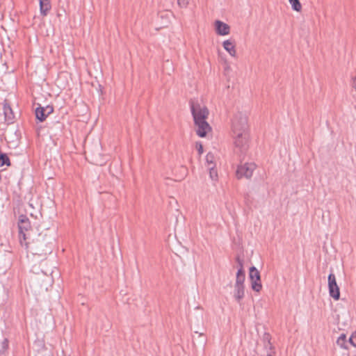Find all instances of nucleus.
Segmentation results:
<instances>
[{
	"mask_svg": "<svg viewBox=\"0 0 356 356\" xmlns=\"http://www.w3.org/2000/svg\"><path fill=\"white\" fill-rule=\"evenodd\" d=\"M215 30L219 35H227L229 34L230 27L228 24L220 21L216 20L215 22Z\"/></svg>",
	"mask_w": 356,
	"mask_h": 356,
	"instance_id": "obj_7",
	"label": "nucleus"
},
{
	"mask_svg": "<svg viewBox=\"0 0 356 356\" xmlns=\"http://www.w3.org/2000/svg\"><path fill=\"white\" fill-rule=\"evenodd\" d=\"M218 159L212 152H209L206 156V162L205 166L207 168L209 167H216Z\"/></svg>",
	"mask_w": 356,
	"mask_h": 356,
	"instance_id": "obj_11",
	"label": "nucleus"
},
{
	"mask_svg": "<svg viewBox=\"0 0 356 356\" xmlns=\"http://www.w3.org/2000/svg\"><path fill=\"white\" fill-rule=\"evenodd\" d=\"M328 289L330 296L334 300H337L340 297L339 287L336 281L335 275L330 273L328 275Z\"/></svg>",
	"mask_w": 356,
	"mask_h": 356,
	"instance_id": "obj_5",
	"label": "nucleus"
},
{
	"mask_svg": "<svg viewBox=\"0 0 356 356\" xmlns=\"http://www.w3.org/2000/svg\"><path fill=\"white\" fill-rule=\"evenodd\" d=\"M240 268L236 273V283L235 286H244L243 283L245 281V272L243 269L242 263L239 261Z\"/></svg>",
	"mask_w": 356,
	"mask_h": 356,
	"instance_id": "obj_9",
	"label": "nucleus"
},
{
	"mask_svg": "<svg viewBox=\"0 0 356 356\" xmlns=\"http://www.w3.org/2000/svg\"><path fill=\"white\" fill-rule=\"evenodd\" d=\"M190 0H177V3L181 8H186Z\"/></svg>",
	"mask_w": 356,
	"mask_h": 356,
	"instance_id": "obj_20",
	"label": "nucleus"
},
{
	"mask_svg": "<svg viewBox=\"0 0 356 356\" xmlns=\"http://www.w3.org/2000/svg\"><path fill=\"white\" fill-rule=\"evenodd\" d=\"M222 46L231 56H236V51L235 49V45L232 41H231L230 40H225L222 43Z\"/></svg>",
	"mask_w": 356,
	"mask_h": 356,
	"instance_id": "obj_8",
	"label": "nucleus"
},
{
	"mask_svg": "<svg viewBox=\"0 0 356 356\" xmlns=\"http://www.w3.org/2000/svg\"><path fill=\"white\" fill-rule=\"evenodd\" d=\"M9 166L10 165V159L8 155L0 151V166L3 165Z\"/></svg>",
	"mask_w": 356,
	"mask_h": 356,
	"instance_id": "obj_15",
	"label": "nucleus"
},
{
	"mask_svg": "<svg viewBox=\"0 0 356 356\" xmlns=\"http://www.w3.org/2000/svg\"><path fill=\"white\" fill-rule=\"evenodd\" d=\"M266 356H275V354L273 353H268Z\"/></svg>",
	"mask_w": 356,
	"mask_h": 356,
	"instance_id": "obj_24",
	"label": "nucleus"
},
{
	"mask_svg": "<svg viewBox=\"0 0 356 356\" xmlns=\"http://www.w3.org/2000/svg\"><path fill=\"white\" fill-rule=\"evenodd\" d=\"M3 111L6 116V118L8 120L12 119V110L9 106L4 105Z\"/></svg>",
	"mask_w": 356,
	"mask_h": 356,
	"instance_id": "obj_18",
	"label": "nucleus"
},
{
	"mask_svg": "<svg viewBox=\"0 0 356 356\" xmlns=\"http://www.w3.org/2000/svg\"><path fill=\"white\" fill-rule=\"evenodd\" d=\"M19 237L21 244H22V240L26 239V232H29L31 228V223L29 218L25 216H21L19 217Z\"/></svg>",
	"mask_w": 356,
	"mask_h": 356,
	"instance_id": "obj_3",
	"label": "nucleus"
},
{
	"mask_svg": "<svg viewBox=\"0 0 356 356\" xmlns=\"http://www.w3.org/2000/svg\"><path fill=\"white\" fill-rule=\"evenodd\" d=\"M235 152L238 154L245 153L249 147V133L248 115L245 113H236L232 123Z\"/></svg>",
	"mask_w": 356,
	"mask_h": 356,
	"instance_id": "obj_1",
	"label": "nucleus"
},
{
	"mask_svg": "<svg viewBox=\"0 0 356 356\" xmlns=\"http://www.w3.org/2000/svg\"><path fill=\"white\" fill-rule=\"evenodd\" d=\"M209 172V177L212 181H217L218 179V172L216 167L207 168Z\"/></svg>",
	"mask_w": 356,
	"mask_h": 356,
	"instance_id": "obj_16",
	"label": "nucleus"
},
{
	"mask_svg": "<svg viewBox=\"0 0 356 356\" xmlns=\"http://www.w3.org/2000/svg\"><path fill=\"white\" fill-rule=\"evenodd\" d=\"M191 109L195 126L196 134L203 138L211 131V127L207 122L209 115L207 108L198 101L191 102Z\"/></svg>",
	"mask_w": 356,
	"mask_h": 356,
	"instance_id": "obj_2",
	"label": "nucleus"
},
{
	"mask_svg": "<svg viewBox=\"0 0 356 356\" xmlns=\"http://www.w3.org/2000/svg\"><path fill=\"white\" fill-rule=\"evenodd\" d=\"M250 279L251 280L252 289L259 292L261 289L262 286L260 282L259 272L254 266L250 268Z\"/></svg>",
	"mask_w": 356,
	"mask_h": 356,
	"instance_id": "obj_6",
	"label": "nucleus"
},
{
	"mask_svg": "<svg viewBox=\"0 0 356 356\" xmlns=\"http://www.w3.org/2000/svg\"><path fill=\"white\" fill-rule=\"evenodd\" d=\"M256 168V165L253 163H247L238 166L236 175L238 178L245 177L250 178L252 177L254 170Z\"/></svg>",
	"mask_w": 356,
	"mask_h": 356,
	"instance_id": "obj_4",
	"label": "nucleus"
},
{
	"mask_svg": "<svg viewBox=\"0 0 356 356\" xmlns=\"http://www.w3.org/2000/svg\"><path fill=\"white\" fill-rule=\"evenodd\" d=\"M234 298L240 301L244 296V286H234Z\"/></svg>",
	"mask_w": 356,
	"mask_h": 356,
	"instance_id": "obj_12",
	"label": "nucleus"
},
{
	"mask_svg": "<svg viewBox=\"0 0 356 356\" xmlns=\"http://www.w3.org/2000/svg\"><path fill=\"white\" fill-rule=\"evenodd\" d=\"M354 88L356 90V79L354 80Z\"/></svg>",
	"mask_w": 356,
	"mask_h": 356,
	"instance_id": "obj_25",
	"label": "nucleus"
},
{
	"mask_svg": "<svg viewBox=\"0 0 356 356\" xmlns=\"http://www.w3.org/2000/svg\"><path fill=\"white\" fill-rule=\"evenodd\" d=\"M35 115L38 120L40 122L44 121L47 117V115L45 114L44 107H38L35 109Z\"/></svg>",
	"mask_w": 356,
	"mask_h": 356,
	"instance_id": "obj_14",
	"label": "nucleus"
},
{
	"mask_svg": "<svg viewBox=\"0 0 356 356\" xmlns=\"http://www.w3.org/2000/svg\"><path fill=\"white\" fill-rule=\"evenodd\" d=\"M196 148L199 152L200 154H202L203 153V146L201 143H196Z\"/></svg>",
	"mask_w": 356,
	"mask_h": 356,
	"instance_id": "obj_22",
	"label": "nucleus"
},
{
	"mask_svg": "<svg viewBox=\"0 0 356 356\" xmlns=\"http://www.w3.org/2000/svg\"><path fill=\"white\" fill-rule=\"evenodd\" d=\"M1 346H2V350L3 351L6 350L8 348V341L6 339H5L2 341Z\"/></svg>",
	"mask_w": 356,
	"mask_h": 356,
	"instance_id": "obj_21",
	"label": "nucleus"
},
{
	"mask_svg": "<svg viewBox=\"0 0 356 356\" xmlns=\"http://www.w3.org/2000/svg\"><path fill=\"white\" fill-rule=\"evenodd\" d=\"M291 5L292 9L297 12H299L302 9V6L299 0H289Z\"/></svg>",
	"mask_w": 356,
	"mask_h": 356,
	"instance_id": "obj_17",
	"label": "nucleus"
},
{
	"mask_svg": "<svg viewBox=\"0 0 356 356\" xmlns=\"http://www.w3.org/2000/svg\"><path fill=\"white\" fill-rule=\"evenodd\" d=\"M53 107L50 106H47L44 108L45 114L47 115L53 112Z\"/></svg>",
	"mask_w": 356,
	"mask_h": 356,
	"instance_id": "obj_23",
	"label": "nucleus"
},
{
	"mask_svg": "<svg viewBox=\"0 0 356 356\" xmlns=\"http://www.w3.org/2000/svg\"><path fill=\"white\" fill-rule=\"evenodd\" d=\"M348 343L356 347V332H353L348 339Z\"/></svg>",
	"mask_w": 356,
	"mask_h": 356,
	"instance_id": "obj_19",
	"label": "nucleus"
},
{
	"mask_svg": "<svg viewBox=\"0 0 356 356\" xmlns=\"http://www.w3.org/2000/svg\"><path fill=\"white\" fill-rule=\"evenodd\" d=\"M337 345L343 349H348V341L346 340V336L345 334H341L337 340Z\"/></svg>",
	"mask_w": 356,
	"mask_h": 356,
	"instance_id": "obj_13",
	"label": "nucleus"
},
{
	"mask_svg": "<svg viewBox=\"0 0 356 356\" xmlns=\"http://www.w3.org/2000/svg\"><path fill=\"white\" fill-rule=\"evenodd\" d=\"M40 11L41 15L45 16L50 10L51 6L49 0H39Z\"/></svg>",
	"mask_w": 356,
	"mask_h": 356,
	"instance_id": "obj_10",
	"label": "nucleus"
}]
</instances>
